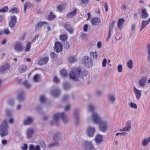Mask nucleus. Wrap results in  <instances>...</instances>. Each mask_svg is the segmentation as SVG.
Returning <instances> with one entry per match:
<instances>
[{"instance_id":"44","label":"nucleus","mask_w":150,"mask_h":150,"mask_svg":"<svg viewBox=\"0 0 150 150\" xmlns=\"http://www.w3.org/2000/svg\"><path fill=\"white\" fill-rule=\"evenodd\" d=\"M59 38L62 41H64L67 38V36L66 35H60Z\"/></svg>"},{"instance_id":"13","label":"nucleus","mask_w":150,"mask_h":150,"mask_svg":"<svg viewBox=\"0 0 150 150\" xmlns=\"http://www.w3.org/2000/svg\"><path fill=\"white\" fill-rule=\"evenodd\" d=\"M133 92L136 96L137 99L139 100L141 96V91L140 90L137 89L135 87H133Z\"/></svg>"},{"instance_id":"43","label":"nucleus","mask_w":150,"mask_h":150,"mask_svg":"<svg viewBox=\"0 0 150 150\" xmlns=\"http://www.w3.org/2000/svg\"><path fill=\"white\" fill-rule=\"evenodd\" d=\"M69 61L70 62L73 63L76 62L77 59L74 56H71L69 57Z\"/></svg>"},{"instance_id":"60","label":"nucleus","mask_w":150,"mask_h":150,"mask_svg":"<svg viewBox=\"0 0 150 150\" xmlns=\"http://www.w3.org/2000/svg\"><path fill=\"white\" fill-rule=\"evenodd\" d=\"M29 150H36L35 147L33 145L31 144L30 145L29 147Z\"/></svg>"},{"instance_id":"36","label":"nucleus","mask_w":150,"mask_h":150,"mask_svg":"<svg viewBox=\"0 0 150 150\" xmlns=\"http://www.w3.org/2000/svg\"><path fill=\"white\" fill-rule=\"evenodd\" d=\"M7 104L11 106H13L15 104L14 100L13 98H11L8 99L7 101Z\"/></svg>"},{"instance_id":"21","label":"nucleus","mask_w":150,"mask_h":150,"mask_svg":"<svg viewBox=\"0 0 150 150\" xmlns=\"http://www.w3.org/2000/svg\"><path fill=\"white\" fill-rule=\"evenodd\" d=\"M108 100L112 103H114L116 100V96L115 94H111L109 95L108 97Z\"/></svg>"},{"instance_id":"19","label":"nucleus","mask_w":150,"mask_h":150,"mask_svg":"<svg viewBox=\"0 0 150 150\" xmlns=\"http://www.w3.org/2000/svg\"><path fill=\"white\" fill-rule=\"evenodd\" d=\"M33 121V117L28 116L24 120L23 123L25 125H28L32 123Z\"/></svg>"},{"instance_id":"58","label":"nucleus","mask_w":150,"mask_h":150,"mask_svg":"<svg viewBox=\"0 0 150 150\" xmlns=\"http://www.w3.org/2000/svg\"><path fill=\"white\" fill-rule=\"evenodd\" d=\"M28 148V146L27 144H24L21 147L23 150H27Z\"/></svg>"},{"instance_id":"53","label":"nucleus","mask_w":150,"mask_h":150,"mask_svg":"<svg viewBox=\"0 0 150 150\" xmlns=\"http://www.w3.org/2000/svg\"><path fill=\"white\" fill-rule=\"evenodd\" d=\"M64 87L65 90H67L70 88V86L69 83H67L66 84H64Z\"/></svg>"},{"instance_id":"49","label":"nucleus","mask_w":150,"mask_h":150,"mask_svg":"<svg viewBox=\"0 0 150 150\" xmlns=\"http://www.w3.org/2000/svg\"><path fill=\"white\" fill-rule=\"evenodd\" d=\"M117 70L119 72H121L122 71V64H120L118 65L117 67Z\"/></svg>"},{"instance_id":"17","label":"nucleus","mask_w":150,"mask_h":150,"mask_svg":"<svg viewBox=\"0 0 150 150\" xmlns=\"http://www.w3.org/2000/svg\"><path fill=\"white\" fill-rule=\"evenodd\" d=\"M60 93V90L59 88L52 90L51 92V94L54 97H58Z\"/></svg>"},{"instance_id":"33","label":"nucleus","mask_w":150,"mask_h":150,"mask_svg":"<svg viewBox=\"0 0 150 150\" xmlns=\"http://www.w3.org/2000/svg\"><path fill=\"white\" fill-rule=\"evenodd\" d=\"M76 13V9H74L73 11L70 12L67 15V17L69 18H73L75 15Z\"/></svg>"},{"instance_id":"54","label":"nucleus","mask_w":150,"mask_h":150,"mask_svg":"<svg viewBox=\"0 0 150 150\" xmlns=\"http://www.w3.org/2000/svg\"><path fill=\"white\" fill-rule=\"evenodd\" d=\"M127 134V133L125 132H123L117 133L116 134V135L117 136H118L119 135H120L121 136H126Z\"/></svg>"},{"instance_id":"16","label":"nucleus","mask_w":150,"mask_h":150,"mask_svg":"<svg viewBox=\"0 0 150 150\" xmlns=\"http://www.w3.org/2000/svg\"><path fill=\"white\" fill-rule=\"evenodd\" d=\"M125 22V20L124 18H120L117 21V25L119 28L121 30L123 26V24Z\"/></svg>"},{"instance_id":"42","label":"nucleus","mask_w":150,"mask_h":150,"mask_svg":"<svg viewBox=\"0 0 150 150\" xmlns=\"http://www.w3.org/2000/svg\"><path fill=\"white\" fill-rule=\"evenodd\" d=\"M56 15L52 12H51L49 15L48 19L50 20H51L55 18Z\"/></svg>"},{"instance_id":"9","label":"nucleus","mask_w":150,"mask_h":150,"mask_svg":"<svg viewBox=\"0 0 150 150\" xmlns=\"http://www.w3.org/2000/svg\"><path fill=\"white\" fill-rule=\"evenodd\" d=\"M83 62L86 66L88 68L91 67L93 65L92 60L90 57L85 56L84 57Z\"/></svg>"},{"instance_id":"1","label":"nucleus","mask_w":150,"mask_h":150,"mask_svg":"<svg viewBox=\"0 0 150 150\" xmlns=\"http://www.w3.org/2000/svg\"><path fill=\"white\" fill-rule=\"evenodd\" d=\"M92 120L95 124H98L100 130L104 132L108 129V122L106 120H102L99 114L96 112H93L92 114Z\"/></svg>"},{"instance_id":"30","label":"nucleus","mask_w":150,"mask_h":150,"mask_svg":"<svg viewBox=\"0 0 150 150\" xmlns=\"http://www.w3.org/2000/svg\"><path fill=\"white\" fill-rule=\"evenodd\" d=\"M47 22L45 21H41L38 23L35 26V30H39L41 26L44 24H46Z\"/></svg>"},{"instance_id":"45","label":"nucleus","mask_w":150,"mask_h":150,"mask_svg":"<svg viewBox=\"0 0 150 150\" xmlns=\"http://www.w3.org/2000/svg\"><path fill=\"white\" fill-rule=\"evenodd\" d=\"M40 77V76L39 74H36L34 76L33 80L35 82H38L39 81Z\"/></svg>"},{"instance_id":"22","label":"nucleus","mask_w":150,"mask_h":150,"mask_svg":"<svg viewBox=\"0 0 150 150\" xmlns=\"http://www.w3.org/2000/svg\"><path fill=\"white\" fill-rule=\"evenodd\" d=\"M49 60L47 57H45L40 59L38 62V64L40 65H43L47 63Z\"/></svg>"},{"instance_id":"20","label":"nucleus","mask_w":150,"mask_h":150,"mask_svg":"<svg viewBox=\"0 0 150 150\" xmlns=\"http://www.w3.org/2000/svg\"><path fill=\"white\" fill-rule=\"evenodd\" d=\"M34 129L32 128H28L26 131V135L28 138H31L34 133Z\"/></svg>"},{"instance_id":"47","label":"nucleus","mask_w":150,"mask_h":150,"mask_svg":"<svg viewBox=\"0 0 150 150\" xmlns=\"http://www.w3.org/2000/svg\"><path fill=\"white\" fill-rule=\"evenodd\" d=\"M129 106L131 108L135 109H136L137 108V104L136 103H133L132 102L129 103Z\"/></svg>"},{"instance_id":"39","label":"nucleus","mask_w":150,"mask_h":150,"mask_svg":"<svg viewBox=\"0 0 150 150\" xmlns=\"http://www.w3.org/2000/svg\"><path fill=\"white\" fill-rule=\"evenodd\" d=\"M95 108V107L92 104H90L88 106V110L89 111L93 112Z\"/></svg>"},{"instance_id":"37","label":"nucleus","mask_w":150,"mask_h":150,"mask_svg":"<svg viewBox=\"0 0 150 150\" xmlns=\"http://www.w3.org/2000/svg\"><path fill=\"white\" fill-rule=\"evenodd\" d=\"M27 69V66L25 65H23L20 67L19 71L20 72L23 73L26 71Z\"/></svg>"},{"instance_id":"2","label":"nucleus","mask_w":150,"mask_h":150,"mask_svg":"<svg viewBox=\"0 0 150 150\" xmlns=\"http://www.w3.org/2000/svg\"><path fill=\"white\" fill-rule=\"evenodd\" d=\"M59 118L62 119L63 122L64 124H67L69 121L68 117L64 112H58L53 115V119L50 122L51 124L58 126L59 123Z\"/></svg>"},{"instance_id":"64","label":"nucleus","mask_w":150,"mask_h":150,"mask_svg":"<svg viewBox=\"0 0 150 150\" xmlns=\"http://www.w3.org/2000/svg\"><path fill=\"white\" fill-rule=\"evenodd\" d=\"M88 26V25L87 24H85L84 25L83 28V30L84 32H86L87 31Z\"/></svg>"},{"instance_id":"35","label":"nucleus","mask_w":150,"mask_h":150,"mask_svg":"<svg viewBox=\"0 0 150 150\" xmlns=\"http://www.w3.org/2000/svg\"><path fill=\"white\" fill-rule=\"evenodd\" d=\"M32 6V5L30 2H26L25 4L24 7V13H26V8H29Z\"/></svg>"},{"instance_id":"40","label":"nucleus","mask_w":150,"mask_h":150,"mask_svg":"<svg viewBox=\"0 0 150 150\" xmlns=\"http://www.w3.org/2000/svg\"><path fill=\"white\" fill-rule=\"evenodd\" d=\"M133 62L132 60H129L127 62V65L128 68L129 69H132L133 68Z\"/></svg>"},{"instance_id":"62","label":"nucleus","mask_w":150,"mask_h":150,"mask_svg":"<svg viewBox=\"0 0 150 150\" xmlns=\"http://www.w3.org/2000/svg\"><path fill=\"white\" fill-rule=\"evenodd\" d=\"M69 98V97L67 95H65L63 97L62 100L63 101H66Z\"/></svg>"},{"instance_id":"63","label":"nucleus","mask_w":150,"mask_h":150,"mask_svg":"<svg viewBox=\"0 0 150 150\" xmlns=\"http://www.w3.org/2000/svg\"><path fill=\"white\" fill-rule=\"evenodd\" d=\"M70 105L69 104H68L64 108V110L65 111H68L70 108Z\"/></svg>"},{"instance_id":"55","label":"nucleus","mask_w":150,"mask_h":150,"mask_svg":"<svg viewBox=\"0 0 150 150\" xmlns=\"http://www.w3.org/2000/svg\"><path fill=\"white\" fill-rule=\"evenodd\" d=\"M122 37V34L120 33H117L116 35L115 38L117 40H120Z\"/></svg>"},{"instance_id":"51","label":"nucleus","mask_w":150,"mask_h":150,"mask_svg":"<svg viewBox=\"0 0 150 150\" xmlns=\"http://www.w3.org/2000/svg\"><path fill=\"white\" fill-rule=\"evenodd\" d=\"M50 55L51 58L52 59H57V55L54 52H52L51 53Z\"/></svg>"},{"instance_id":"34","label":"nucleus","mask_w":150,"mask_h":150,"mask_svg":"<svg viewBox=\"0 0 150 150\" xmlns=\"http://www.w3.org/2000/svg\"><path fill=\"white\" fill-rule=\"evenodd\" d=\"M66 7V6L64 4L59 6L57 7L58 11L60 12H62L65 9Z\"/></svg>"},{"instance_id":"27","label":"nucleus","mask_w":150,"mask_h":150,"mask_svg":"<svg viewBox=\"0 0 150 150\" xmlns=\"http://www.w3.org/2000/svg\"><path fill=\"white\" fill-rule=\"evenodd\" d=\"M60 146V143L59 141H54L53 142L51 143L48 145V147L49 148H53L55 146Z\"/></svg>"},{"instance_id":"31","label":"nucleus","mask_w":150,"mask_h":150,"mask_svg":"<svg viewBox=\"0 0 150 150\" xmlns=\"http://www.w3.org/2000/svg\"><path fill=\"white\" fill-rule=\"evenodd\" d=\"M24 92L21 91L17 95V98L19 101H22L24 99Z\"/></svg>"},{"instance_id":"41","label":"nucleus","mask_w":150,"mask_h":150,"mask_svg":"<svg viewBox=\"0 0 150 150\" xmlns=\"http://www.w3.org/2000/svg\"><path fill=\"white\" fill-rule=\"evenodd\" d=\"M91 56L93 59H96L98 57V55L96 52H91L90 53Z\"/></svg>"},{"instance_id":"14","label":"nucleus","mask_w":150,"mask_h":150,"mask_svg":"<svg viewBox=\"0 0 150 150\" xmlns=\"http://www.w3.org/2000/svg\"><path fill=\"white\" fill-rule=\"evenodd\" d=\"M63 27L70 33L72 34L73 33V29L69 23H65Z\"/></svg>"},{"instance_id":"29","label":"nucleus","mask_w":150,"mask_h":150,"mask_svg":"<svg viewBox=\"0 0 150 150\" xmlns=\"http://www.w3.org/2000/svg\"><path fill=\"white\" fill-rule=\"evenodd\" d=\"M149 23V20L144 21L143 20L142 21V25L141 27L140 31H141Z\"/></svg>"},{"instance_id":"28","label":"nucleus","mask_w":150,"mask_h":150,"mask_svg":"<svg viewBox=\"0 0 150 150\" xmlns=\"http://www.w3.org/2000/svg\"><path fill=\"white\" fill-rule=\"evenodd\" d=\"M61 139V134L59 132H56L53 137L54 141H59Z\"/></svg>"},{"instance_id":"18","label":"nucleus","mask_w":150,"mask_h":150,"mask_svg":"<svg viewBox=\"0 0 150 150\" xmlns=\"http://www.w3.org/2000/svg\"><path fill=\"white\" fill-rule=\"evenodd\" d=\"M79 110L78 109L75 110L74 111L73 115L76 120V124L78 125V122L79 120Z\"/></svg>"},{"instance_id":"32","label":"nucleus","mask_w":150,"mask_h":150,"mask_svg":"<svg viewBox=\"0 0 150 150\" xmlns=\"http://www.w3.org/2000/svg\"><path fill=\"white\" fill-rule=\"evenodd\" d=\"M150 142V137L147 139H145L142 140V144L143 146L147 145L149 142Z\"/></svg>"},{"instance_id":"8","label":"nucleus","mask_w":150,"mask_h":150,"mask_svg":"<svg viewBox=\"0 0 150 150\" xmlns=\"http://www.w3.org/2000/svg\"><path fill=\"white\" fill-rule=\"evenodd\" d=\"M24 48V47L22 45V43L19 42H17L13 47L14 50L17 52L21 51Z\"/></svg>"},{"instance_id":"7","label":"nucleus","mask_w":150,"mask_h":150,"mask_svg":"<svg viewBox=\"0 0 150 150\" xmlns=\"http://www.w3.org/2000/svg\"><path fill=\"white\" fill-rule=\"evenodd\" d=\"M147 78L146 76H142L139 80L138 83L139 86L142 88H144L146 84Z\"/></svg>"},{"instance_id":"57","label":"nucleus","mask_w":150,"mask_h":150,"mask_svg":"<svg viewBox=\"0 0 150 150\" xmlns=\"http://www.w3.org/2000/svg\"><path fill=\"white\" fill-rule=\"evenodd\" d=\"M59 79L58 78L57 76H55L53 79L55 83H58L59 82Z\"/></svg>"},{"instance_id":"38","label":"nucleus","mask_w":150,"mask_h":150,"mask_svg":"<svg viewBox=\"0 0 150 150\" xmlns=\"http://www.w3.org/2000/svg\"><path fill=\"white\" fill-rule=\"evenodd\" d=\"M32 42H28L26 46V48L24 50L25 52H28L30 51L31 47Z\"/></svg>"},{"instance_id":"10","label":"nucleus","mask_w":150,"mask_h":150,"mask_svg":"<svg viewBox=\"0 0 150 150\" xmlns=\"http://www.w3.org/2000/svg\"><path fill=\"white\" fill-rule=\"evenodd\" d=\"M63 46L62 43L59 42H57L55 43L54 49L57 52H59L62 50Z\"/></svg>"},{"instance_id":"56","label":"nucleus","mask_w":150,"mask_h":150,"mask_svg":"<svg viewBox=\"0 0 150 150\" xmlns=\"http://www.w3.org/2000/svg\"><path fill=\"white\" fill-rule=\"evenodd\" d=\"M40 100L42 103H44L46 100V98L44 96H42L40 97Z\"/></svg>"},{"instance_id":"26","label":"nucleus","mask_w":150,"mask_h":150,"mask_svg":"<svg viewBox=\"0 0 150 150\" xmlns=\"http://www.w3.org/2000/svg\"><path fill=\"white\" fill-rule=\"evenodd\" d=\"M95 141L97 144L101 143L103 141V137L100 134H98L95 138Z\"/></svg>"},{"instance_id":"50","label":"nucleus","mask_w":150,"mask_h":150,"mask_svg":"<svg viewBox=\"0 0 150 150\" xmlns=\"http://www.w3.org/2000/svg\"><path fill=\"white\" fill-rule=\"evenodd\" d=\"M24 84L27 88H29L31 87V85L27 81H25L24 82Z\"/></svg>"},{"instance_id":"12","label":"nucleus","mask_w":150,"mask_h":150,"mask_svg":"<svg viewBox=\"0 0 150 150\" xmlns=\"http://www.w3.org/2000/svg\"><path fill=\"white\" fill-rule=\"evenodd\" d=\"M84 145L88 150H93L94 149V147L91 142L85 141L84 142Z\"/></svg>"},{"instance_id":"4","label":"nucleus","mask_w":150,"mask_h":150,"mask_svg":"<svg viewBox=\"0 0 150 150\" xmlns=\"http://www.w3.org/2000/svg\"><path fill=\"white\" fill-rule=\"evenodd\" d=\"M9 126L7 120L5 119L0 125V135L1 137L7 136L8 134Z\"/></svg>"},{"instance_id":"23","label":"nucleus","mask_w":150,"mask_h":150,"mask_svg":"<svg viewBox=\"0 0 150 150\" xmlns=\"http://www.w3.org/2000/svg\"><path fill=\"white\" fill-rule=\"evenodd\" d=\"M149 14L147 12V10L146 8H143L142 10V18L143 19H145L149 16Z\"/></svg>"},{"instance_id":"59","label":"nucleus","mask_w":150,"mask_h":150,"mask_svg":"<svg viewBox=\"0 0 150 150\" xmlns=\"http://www.w3.org/2000/svg\"><path fill=\"white\" fill-rule=\"evenodd\" d=\"M102 94V91L100 90H97L96 93V96H100Z\"/></svg>"},{"instance_id":"11","label":"nucleus","mask_w":150,"mask_h":150,"mask_svg":"<svg viewBox=\"0 0 150 150\" xmlns=\"http://www.w3.org/2000/svg\"><path fill=\"white\" fill-rule=\"evenodd\" d=\"M17 20V17L15 16H11L10 21L9 22V26L12 28L15 26Z\"/></svg>"},{"instance_id":"25","label":"nucleus","mask_w":150,"mask_h":150,"mask_svg":"<svg viewBox=\"0 0 150 150\" xmlns=\"http://www.w3.org/2000/svg\"><path fill=\"white\" fill-rule=\"evenodd\" d=\"M114 22H113L111 23V24L110 25L109 28V31L108 33V37L107 38V40H108L109 39H110V35L112 33V32L113 30V26L114 24Z\"/></svg>"},{"instance_id":"46","label":"nucleus","mask_w":150,"mask_h":150,"mask_svg":"<svg viewBox=\"0 0 150 150\" xmlns=\"http://www.w3.org/2000/svg\"><path fill=\"white\" fill-rule=\"evenodd\" d=\"M60 74L63 77H65L67 75V72L66 70L63 69L61 71Z\"/></svg>"},{"instance_id":"48","label":"nucleus","mask_w":150,"mask_h":150,"mask_svg":"<svg viewBox=\"0 0 150 150\" xmlns=\"http://www.w3.org/2000/svg\"><path fill=\"white\" fill-rule=\"evenodd\" d=\"M9 12L13 13H18V9L16 8H13L9 11Z\"/></svg>"},{"instance_id":"61","label":"nucleus","mask_w":150,"mask_h":150,"mask_svg":"<svg viewBox=\"0 0 150 150\" xmlns=\"http://www.w3.org/2000/svg\"><path fill=\"white\" fill-rule=\"evenodd\" d=\"M40 144L41 146L43 148H45L46 147V145L44 142L41 141L40 143Z\"/></svg>"},{"instance_id":"24","label":"nucleus","mask_w":150,"mask_h":150,"mask_svg":"<svg viewBox=\"0 0 150 150\" xmlns=\"http://www.w3.org/2000/svg\"><path fill=\"white\" fill-rule=\"evenodd\" d=\"M10 66L8 64H6L0 67V73H2L7 70L9 69Z\"/></svg>"},{"instance_id":"6","label":"nucleus","mask_w":150,"mask_h":150,"mask_svg":"<svg viewBox=\"0 0 150 150\" xmlns=\"http://www.w3.org/2000/svg\"><path fill=\"white\" fill-rule=\"evenodd\" d=\"M132 127L131 122L130 120L127 121L125 123V125L123 128L120 129V132H130Z\"/></svg>"},{"instance_id":"52","label":"nucleus","mask_w":150,"mask_h":150,"mask_svg":"<svg viewBox=\"0 0 150 150\" xmlns=\"http://www.w3.org/2000/svg\"><path fill=\"white\" fill-rule=\"evenodd\" d=\"M107 60L106 58L103 59L102 62V66L103 67H105L106 66Z\"/></svg>"},{"instance_id":"15","label":"nucleus","mask_w":150,"mask_h":150,"mask_svg":"<svg viewBox=\"0 0 150 150\" xmlns=\"http://www.w3.org/2000/svg\"><path fill=\"white\" fill-rule=\"evenodd\" d=\"M91 22L92 25H98L100 22V21L99 18L94 17L91 19Z\"/></svg>"},{"instance_id":"5","label":"nucleus","mask_w":150,"mask_h":150,"mask_svg":"<svg viewBox=\"0 0 150 150\" xmlns=\"http://www.w3.org/2000/svg\"><path fill=\"white\" fill-rule=\"evenodd\" d=\"M96 132V129L95 127L91 126H88L87 128L86 132L87 135L90 137L94 136V133Z\"/></svg>"},{"instance_id":"3","label":"nucleus","mask_w":150,"mask_h":150,"mask_svg":"<svg viewBox=\"0 0 150 150\" xmlns=\"http://www.w3.org/2000/svg\"><path fill=\"white\" fill-rule=\"evenodd\" d=\"M70 78L74 81H77L79 78H83V73L79 68H73L69 74Z\"/></svg>"}]
</instances>
